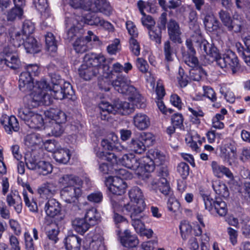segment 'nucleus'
Here are the masks:
<instances>
[{
	"instance_id": "obj_3",
	"label": "nucleus",
	"mask_w": 250,
	"mask_h": 250,
	"mask_svg": "<svg viewBox=\"0 0 250 250\" xmlns=\"http://www.w3.org/2000/svg\"><path fill=\"white\" fill-rule=\"evenodd\" d=\"M59 183L63 187L60 191L62 199L78 208L77 201L82 194L83 181L78 176L66 174L60 176Z\"/></svg>"
},
{
	"instance_id": "obj_28",
	"label": "nucleus",
	"mask_w": 250,
	"mask_h": 250,
	"mask_svg": "<svg viewBox=\"0 0 250 250\" xmlns=\"http://www.w3.org/2000/svg\"><path fill=\"white\" fill-rule=\"evenodd\" d=\"M23 44L27 53L34 54L40 51V45L33 36L26 37V40Z\"/></svg>"
},
{
	"instance_id": "obj_17",
	"label": "nucleus",
	"mask_w": 250,
	"mask_h": 250,
	"mask_svg": "<svg viewBox=\"0 0 250 250\" xmlns=\"http://www.w3.org/2000/svg\"><path fill=\"white\" fill-rule=\"evenodd\" d=\"M167 27L169 39L174 43H181L182 32L178 23L174 20H170L167 23Z\"/></svg>"
},
{
	"instance_id": "obj_52",
	"label": "nucleus",
	"mask_w": 250,
	"mask_h": 250,
	"mask_svg": "<svg viewBox=\"0 0 250 250\" xmlns=\"http://www.w3.org/2000/svg\"><path fill=\"white\" fill-rule=\"evenodd\" d=\"M135 38L131 37L129 39V48L134 55L138 56L140 53V46L138 42Z\"/></svg>"
},
{
	"instance_id": "obj_20",
	"label": "nucleus",
	"mask_w": 250,
	"mask_h": 250,
	"mask_svg": "<svg viewBox=\"0 0 250 250\" xmlns=\"http://www.w3.org/2000/svg\"><path fill=\"white\" fill-rule=\"evenodd\" d=\"M35 84L33 82L32 77L28 72L25 71L21 73L19 78V88L24 92L30 91Z\"/></svg>"
},
{
	"instance_id": "obj_39",
	"label": "nucleus",
	"mask_w": 250,
	"mask_h": 250,
	"mask_svg": "<svg viewBox=\"0 0 250 250\" xmlns=\"http://www.w3.org/2000/svg\"><path fill=\"white\" fill-rule=\"evenodd\" d=\"M96 156L101 160H106L113 165L119 164V160H117V157L114 153L100 150L96 152Z\"/></svg>"
},
{
	"instance_id": "obj_34",
	"label": "nucleus",
	"mask_w": 250,
	"mask_h": 250,
	"mask_svg": "<svg viewBox=\"0 0 250 250\" xmlns=\"http://www.w3.org/2000/svg\"><path fill=\"white\" fill-rule=\"evenodd\" d=\"M53 157L59 163L65 164L69 161L70 155L68 149L60 148L54 153Z\"/></svg>"
},
{
	"instance_id": "obj_36",
	"label": "nucleus",
	"mask_w": 250,
	"mask_h": 250,
	"mask_svg": "<svg viewBox=\"0 0 250 250\" xmlns=\"http://www.w3.org/2000/svg\"><path fill=\"white\" fill-rule=\"evenodd\" d=\"M72 224L76 231L80 234L85 233L90 227L87 220H73Z\"/></svg>"
},
{
	"instance_id": "obj_8",
	"label": "nucleus",
	"mask_w": 250,
	"mask_h": 250,
	"mask_svg": "<svg viewBox=\"0 0 250 250\" xmlns=\"http://www.w3.org/2000/svg\"><path fill=\"white\" fill-rule=\"evenodd\" d=\"M65 24L68 31L65 39L69 42L77 39L83 34V17L79 16H73L66 18Z\"/></svg>"
},
{
	"instance_id": "obj_55",
	"label": "nucleus",
	"mask_w": 250,
	"mask_h": 250,
	"mask_svg": "<svg viewBox=\"0 0 250 250\" xmlns=\"http://www.w3.org/2000/svg\"><path fill=\"white\" fill-rule=\"evenodd\" d=\"M49 85L47 83V88L46 90H42V104L45 105H49L52 102L53 97L51 95L50 92H49Z\"/></svg>"
},
{
	"instance_id": "obj_50",
	"label": "nucleus",
	"mask_w": 250,
	"mask_h": 250,
	"mask_svg": "<svg viewBox=\"0 0 250 250\" xmlns=\"http://www.w3.org/2000/svg\"><path fill=\"white\" fill-rule=\"evenodd\" d=\"M139 138L143 142L146 147L152 146L155 140V136L150 132H142Z\"/></svg>"
},
{
	"instance_id": "obj_33",
	"label": "nucleus",
	"mask_w": 250,
	"mask_h": 250,
	"mask_svg": "<svg viewBox=\"0 0 250 250\" xmlns=\"http://www.w3.org/2000/svg\"><path fill=\"white\" fill-rule=\"evenodd\" d=\"M26 124L30 128L40 129L43 126L44 121L41 115L34 113Z\"/></svg>"
},
{
	"instance_id": "obj_53",
	"label": "nucleus",
	"mask_w": 250,
	"mask_h": 250,
	"mask_svg": "<svg viewBox=\"0 0 250 250\" xmlns=\"http://www.w3.org/2000/svg\"><path fill=\"white\" fill-rule=\"evenodd\" d=\"M22 7H16L12 8L7 14V19L8 21H13L17 17H21L22 15L23 10Z\"/></svg>"
},
{
	"instance_id": "obj_56",
	"label": "nucleus",
	"mask_w": 250,
	"mask_h": 250,
	"mask_svg": "<svg viewBox=\"0 0 250 250\" xmlns=\"http://www.w3.org/2000/svg\"><path fill=\"white\" fill-rule=\"evenodd\" d=\"M100 11L106 15L111 13V8L109 3L106 0H98Z\"/></svg>"
},
{
	"instance_id": "obj_30",
	"label": "nucleus",
	"mask_w": 250,
	"mask_h": 250,
	"mask_svg": "<svg viewBox=\"0 0 250 250\" xmlns=\"http://www.w3.org/2000/svg\"><path fill=\"white\" fill-rule=\"evenodd\" d=\"M197 46L199 47L201 53L204 55H209L215 60V56L218 54L216 52V48L212 47L211 44L209 43L206 40L204 39Z\"/></svg>"
},
{
	"instance_id": "obj_41",
	"label": "nucleus",
	"mask_w": 250,
	"mask_h": 250,
	"mask_svg": "<svg viewBox=\"0 0 250 250\" xmlns=\"http://www.w3.org/2000/svg\"><path fill=\"white\" fill-rule=\"evenodd\" d=\"M212 187L216 194L224 198L229 196V191L227 186L221 181H217L212 185Z\"/></svg>"
},
{
	"instance_id": "obj_15",
	"label": "nucleus",
	"mask_w": 250,
	"mask_h": 250,
	"mask_svg": "<svg viewBox=\"0 0 250 250\" xmlns=\"http://www.w3.org/2000/svg\"><path fill=\"white\" fill-rule=\"evenodd\" d=\"M27 167L31 170H36L40 173L46 175L52 172V165L43 161L37 162L36 160L31 158L26 160Z\"/></svg>"
},
{
	"instance_id": "obj_25",
	"label": "nucleus",
	"mask_w": 250,
	"mask_h": 250,
	"mask_svg": "<svg viewBox=\"0 0 250 250\" xmlns=\"http://www.w3.org/2000/svg\"><path fill=\"white\" fill-rule=\"evenodd\" d=\"M188 52L183 53V58L186 64L191 68L199 66V61L195 56L196 51L194 48H188Z\"/></svg>"
},
{
	"instance_id": "obj_61",
	"label": "nucleus",
	"mask_w": 250,
	"mask_h": 250,
	"mask_svg": "<svg viewBox=\"0 0 250 250\" xmlns=\"http://www.w3.org/2000/svg\"><path fill=\"white\" fill-rule=\"evenodd\" d=\"M105 62V61L102 63H100L98 66H97L99 70V72L98 74H102L103 77L105 78H109L111 74V71L110 70L109 66L108 65L103 64Z\"/></svg>"
},
{
	"instance_id": "obj_18",
	"label": "nucleus",
	"mask_w": 250,
	"mask_h": 250,
	"mask_svg": "<svg viewBox=\"0 0 250 250\" xmlns=\"http://www.w3.org/2000/svg\"><path fill=\"white\" fill-rule=\"evenodd\" d=\"M0 123L8 134H11L13 131H18L19 129V122L14 116L2 115L0 119Z\"/></svg>"
},
{
	"instance_id": "obj_35",
	"label": "nucleus",
	"mask_w": 250,
	"mask_h": 250,
	"mask_svg": "<svg viewBox=\"0 0 250 250\" xmlns=\"http://www.w3.org/2000/svg\"><path fill=\"white\" fill-rule=\"evenodd\" d=\"M48 230L47 231V236L49 239L56 243L59 238L58 237L59 233V228L58 225L55 221H51V222L48 223Z\"/></svg>"
},
{
	"instance_id": "obj_51",
	"label": "nucleus",
	"mask_w": 250,
	"mask_h": 250,
	"mask_svg": "<svg viewBox=\"0 0 250 250\" xmlns=\"http://www.w3.org/2000/svg\"><path fill=\"white\" fill-rule=\"evenodd\" d=\"M35 30V25L34 23L29 20H26L23 23L22 30L23 33L25 34L26 37L31 36V35Z\"/></svg>"
},
{
	"instance_id": "obj_32",
	"label": "nucleus",
	"mask_w": 250,
	"mask_h": 250,
	"mask_svg": "<svg viewBox=\"0 0 250 250\" xmlns=\"http://www.w3.org/2000/svg\"><path fill=\"white\" fill-rule=\"evenodd\" d=\"M25 144L29 147L40 146L43 144V140L40 134L32 133L26 137Z\"/></svg>"
},
{
	"instance_id": "obj_26",
	"label": "nucleus",
	"mask_w": 250,
	"mask_h": 250,
	"mask_svg": "<svg viewBox=\"0 0 250 250\" xmlns=\"http://www.w3.org/2000/svg\"><path fill=\"white\" fill-rule=\"evenodd\" d=\"M56 187L51 183L46 182L42 184L38 189V192L43 198H48L54 195Z\"/></svg>"
},
{
	"instance_id": "obj_43",
	"label": "nucleus",
	"mask_w": 250,
	"mask_h": 250,
	"mask_svg": "<svg viewBox=\"0 0 250 250\" xmlns=\"http://www.w3.org/2000/svg\"><path fill=\"white\" fill-rule=\"evenodd\" d=\"M83 24L85 23L90 25L100 26L101 25L102 19L100 17L98 13L92 12L87 14L84 20L83 19Z\"/></svg>"
},
{
	"instance_id": "obj_13",
	"label": "nucleus",
	"mask_w": 250,
	"mask_h": 250,
	"mask_svg": "<svg viewBox=\"0 0 250 250\" xmlns=\"http://www.w3.org/2000/svg\"><path fill=\"white\" fill-rule=\"evenodd\" d=\"M202 197L207 209L211 211L214 209L221 217H223L227 214L226 204L221 199H216L214 201L210 196L205 194H202Z\"/></svg>"
},
{
	"instance_id": "obj_64",
	"label": "nucleus",
	"mask_w": 250,
	"mask_h": 250,
	"mask_svg": "<svg viewBox=\"0 0 250 250\" xmlns=\"http://www.w3.org/2000/svg\"><path fill=\"white\" fill-rule=\"evenodd\" d=\"M243 234L250 238V221L249 220H240Z\"/></svg>"
},
{
	"instance_id": "obj_38",
	"label": "nucleus",
	"mask_w": 250,
	"mask_h": 250,
	"mask_svg": "<svg viewBox=\"0 0 250 250\" xmlns=\"http://www.w3.org/2000/svg\"><path fill=\"white\" fill-rule=\"evenodd\" d=\"M163 52L165 61L167 62L173 61V56L176 53V50L169 41H167L164 43Z\"/></svg>"
},
{
	"instance_id": "obj_22",
	"label": "nucleus",
	"mask_w": 250,
	"mask_h": 250,
	"mask_svg": "<svg viewBox=\"0 0 250 250\" xmlns=\"http://www.w3.org/2000/svg\"><path fill=\"white\" fill-rule=\"evenodd\" d=\"M44 209L48 216L54 218L60 214L61 210V204L56 199L51 198L45 203Z\"/></svg>"
},
{
	"instance_id": "obj_27",
	"label": "nucleus",
	"mask_w": 250,
	"mask_h": 250,
	"mask_svg": "<svg viewBox=\"0 0 250 250\" xmlns=\"http://www.w3.org/2000/svg\"><path fill=\"white\" fill-rule=\"evenodd\" d=\"M101 118L103 120H108L110 114H115L116 109L112 104L108 102H101L99 104Z\"/></svg>"
},
{
	"instance_id": "obj_6",
	"label": "nucleus",
	"mask_w": 250,
	"mask_h": 250,
	"mask_svg": "<svg viewBox=\"0 0 250 250\" xmlns=\"http://www.w3.org/2000/svg\"><path fill=\"white\" fill-rule=\"evenodd\" d=\"M169 175V171L166 165H162L158 169L157 177L151 182V188L157 191L159 190L164 195H169L171 190L167 182V177Z\"/></svg>"
},
{
	"instance_id": "obj_49",
	"label": "nucleus",
	"mask_w": 250,
	"mask_h": 250,
	"mask_svg": "<svg viewBox=\"0 0 250 250\" xmlns=\"http://www.w3.org/2000/svg\"><path fill=\"white\" fill-rule=\"evenodd\" d=\"M180 229L183 239H186L192 231V227L188 220H183L180 225Z\"/></svg>"
},
{
	"instance_id": "obj_63",
	"label": "nucleus",
	"mask_w": 250,
	"mask_h": 250,
	"mask_svg": "<svg viewBox=\"0 0 250 250\" xmlns=\"http://www.w3.org/2000/svg\"><path fill=\"white\" fill-rule=\"evenodd\" d=\"M33 3L36 9L41 13L45 11L48 7L47 0H33Z\"/></svg>"
},
{
	"instance_id": "obj_9",
	"label": "nucleus",
	"mask_w": 250,
	"mask_h": 250,
	"mask_svg": "<svg viewBox=\"0 0 250 250\" xmlns=\"http://www.w3.org/2000/svg\"><path fill=\"white\" fill-rule=\"evenodd\" d=\"M0 64L5 65L12 69L21 67V62L15 47L8 45L4 48L3 51L0 53Z\"/></svg>"
},
{
	"instance_id": "obj_1",
	"label": "nucleus",
	"mask_w": 250,
	"mask_h": 250,
	"mask_svg": "<svg viewBox=\"0 0 250 250\" xmlns=\"http://www.w3.org/2000/svg\"><path fill=\"white\" fill-rule=\"evenodd\" d=\"M166 160V156L163 153L157 149H151L147 155L141 159H137L131 153L124 154L119 159V164L132 169L138 175H142L145 172L153 171L155 165H162Z\"/></svg>"
},
{
	"instance_id": "obj_37",
	"label": "nucleus",
	"mask_w": 250,
	"mask_h": 250,
	"mask_svg": "<svg viewBox=\"0 0 250 250\" xmlns=\"http://www.w3.org/2000/svg\"><path fill=\"white\" fill-rule=\"evenodd\" d=\"M227 113L225 108L221 109L220 113H217L212 119V126L215 129H221L224 127V124L222 122L224 119V115Z\"/></svg>"
},
{
	"instance_id": "obj_48",
	"label": "nucleus",
	"mask_w": 250,
	"mask_h": 250,
	"mask_svg": "<svg viewBox=\"0 0 250 250\" xmlns=\"http://www.w3.org/2000/svg\"><path fill=\"white\" fill-rule=\"evenodd\" d=\"M45 41L48 51L50 52H56L57 51V42L52 33H47L45 36Z\"/></svg>"
},
{
	"instance_id": "obj_29",
	"label": "nucleus",
	"mask_w": 250,
	"mask_h": 250,
	"mask_svg": "<svg viewBox=\"0 0 250 250\" xmlns=\"http://www.w3.org/2000/svg\"><path fill=\"white\" fill-rule=\"evenodd\" d=\"M81 242L82 239L78 236H69L66 238V249L67 250H80Z\"/></svg>"
},
{
	"instance_id": "obj_7",
	"label": "nucleus",
	"mask_w": 250,
	"mask_h": 250,
	"mask_svg": "<svg viewBox=\"0 0 250 250\" xmlns=\"http://www.w3.org/2000/svg\"><path fill=\"white\" fill-rule=\"evenodd\" d=\"M216 64L225 71L230 70L232 74H235L239 69V64L236 54L230 50L223 54H218L215 56Z\"/></svg>"
},
{
	"instance_id": "obj_11",
	"label": "nucleus",
	"mask_w": 250,
	"mask_h": 250,
	"mask_svg": "<svg viewBox=\"0 0 250 250\" xmlns=\"http://www.w3.org/2000/svg\"><path fill=\"white\" fill-rule=\"evenodd\" d=\"M59 80L54 82L52 78V83L53 84L51 88L49 85V92L53 98L56 100H62L64 98H70L69 96H72L74 94L72 87L69 83L65 82L63 87L59 85Z\"/></svg>"
},
{
	"instance_id": "obj_31",
	"label": "nucleus",
	"mask_w": 250,
	"mask_h": 250,
	"mask_svg": "<svg viewBox=\"0 0 250 250\" xmlns=\"http://www.w3.org/2000/svg\"><path fill=\"white\" fill-rule=\"evenodd\" d=\"M128 147L131 151L138 154H142L146 150L143 142L141 141L139 137L132 139L128 145Z\"/></svg>"
},
{
	"instance_id": "obj_58",
	"label": "nucleus",
	"mask_w": 250,
	"mask_h": 250,
	"mask_svg": "<svg viewBox=\"0 0 250 250\" xmlns=\"http://www.w3.org/2000/svg\"><path fill=\"white\" fill-rule=\"evenodd\" d=\"M21 223L17 220H9V225L11 229L16 235H20L21 233Z\"/></svg>"
},
{
	"instance_id": "obj_5",
	"label": "nucleus",
	"mask_w": 250,
	"mask_h": 250,
	"mask_svg": "<svg viewBox=\"0 0 250 250\" xmlns=\"http://www.w3.org/2000/svg\"><path fill=\"white\" fill-rule=\"evenodd\" d=\"M105 61V58L103 56L86 54L83 59V63L79 68V76L85 81L90 80L99 72L97 66Z\"/></svg>"
},
{
	"instance_id": "obj_42",
	"label": "nucleus",
	"mask_w": 250,
	"mask_h": 250,
	"mask_svg": "<svg viewBox=\"0 0 250 250\" xmlns=\"http://www.w3.org/2000/svg\"><path fill=\"white\" fill-rule=\"evenodd\" d=\"M11 43L13 45H11L13 47L16 49L17 47H20L21 44H23L26 40V36L25 34L23 33L22 31H16L11 35ZM11 46V45H9Z\"/></svg>"
},
{
	"instance_id": "obj_16",
	"label": "nucleus",
	"mask_w": 250,
	"mask_h": 250,
	"mask_svg": "<svg viewBox=\"0 0 250 250\" xmlns=\"http://www.w3.org/2000/svg\"><path fill=\"white\" fill-rule=\"evenodd\" d=\"M88 35L86 36L84 39L83 37H80L75 40L73 43L74 49L77 53H82L87 50V43L91 41L92 40L96 41L98 40V37L94 35L93 32L91 31H88L87 32Z\"/></svg>"
},
{
	"instance_id": "obj_54",
	"label": "nucleus",
	"mask_w": 250,
	"mask_h": 250,
	"mask_svg": "<svg viewBox=\"0 0 250 250\" xmlns=\"http://www.w3.org/2000/svg\"><path fill=\"white\" fill-rule=\"evenodd\" d=\"M219 18L221 20V21L223 23L224 25L226 27L229 26V24L232 21L229 14L223 10H221L219 12Z\"/></svg>"
},
{
	"instance_id": "obj_14",
	"label": "nucleus",
	"mask_w": 250,
	"mask_h": 250,
	"mask_svg": "<svg viewBox=\"0 0 250 250\" xmlns=\"http://www.w3.org/2000/svg\"><path fill=\"white\" fill-rule=\"evenodd\" d=\"M105 185L108 190L115 195H122L125 192L126 183L118 177H109L106 179Z\"/></svg>"
},
{
	"instance_id": "obj_46",
	"label": "nucleus",
	"mask_w": 250,
	"mask_h": 250,
	"mask_svg": "<svg viewBox=\"0 0 250 250\" xmlns=\"http://www.w3.org/2000/svg\"><path fill=\"white\" fill-rule=\"evenodd\" d=\"M206 75V72L199 66L192 69L189 71L190 78L195 81H199Z\"/></svg>"
},
{
	"instance_id": "obj_57",
	"label": "nucleus",
	"mask_w": 250,
	"mask_h": 250,
	"mask_svg": "<svg viewBox=\"0 0 250 250\" xmlns=\"http://www.w3.org/2000/svg\"><path fill=\"white\" fill-rule=\"evenodd\" d=\"M22 194L25 204L29 208V210L33 212L36 211L38 209V207L36 203L33 200L31 202L30 201L27 196V192L25 190L23 191Z\"/></svg>"
},
{
	"instance_id": "obj_19",
	"label": "nucleus",
	"mask_w": 250,
	"mask_h": 250,
	"mask_svg": "<svg viewBox=\"0 0 250 250\" xmlns=\"http://www.w3.org/2000/svg\"><path fill=\"white\" fill-rule=\"evenodd\" d=\"M150 124L149 117L144 113H137L133 116V124L139 130L147 129Z\"/></svg>"
},
{
	"instance_id": "obj_45",
	"label": "nucleus",
	"mask_w": 250,
	"mask_h": 250,
	"mask_svg": "<svg viewBox=\"0 0 250 250\" xmlns=\"http://www.w3.org/2000/svg\"><path fill=\"white\" fill-rule=\"evenodd\" d=\"M34 113L30 108L27 107L25 105L21 106L18 110V116L22 120L24 121L25 124Z\"/></svg>"
},
{
	"instance_id": "obj_62",
	"label": "nucleus",
	"mask_w": 250,
	"mask_h": 250,
	"mask_svg": "<svg viewBox=\"0 0 250 250\" xmlns=\"http://www.w3.org/2000/svg\"><path fill=\"white\" fill-rule=\"evenodd\" d=\"M43 144H44L46 150L53 152V154L59 148L60 146L59 144L54 140L47 141L44 143H43Z\"/></svg>"
},
{
	"instance_id": "obj_44",
	"label": "nucleus",
	"mask_w": 250,
	"mask_h": 250,
	"mask_svg": "<svg viewBox=\"0 0 250 250\" xmlns=\"http://www.w3.org/2000/svg\"><path fill=\"white\" fill-rule=\"evenodd\" d=\"M50 124L49 126L46 127V129L50 131V133H48L49 135L51 134L52 135L58 137L62 134L63 132L62 126L63 124H58L55 122H50Z\"/></svg>"
},
{
	"instance_id": "obj_2",
	"label": "nucleus",
	"mask_w": 250,
	"mask_h": 250,
	"mask_svg": "<svg viewBox=\"0 0 250 250\" xmlns=\"http://www.w3.org/2000/svg\"><path fill=\"white\" fill-rule=\"evenodd\" d=\"M112 85L118 92L129 96L128 100L132 103L127 102L117 101L113 105L116 109V113L127 115L134 111V104L142 102L143 98L137 89L132 85L131 81L127 77L120 75L112 83Z\"/></svg>"
},
{
	"instance_id": "obj_23",
	"label": "nucleus",
	"mask_w": 250,
	"mask_h": 250,
	"mask_svg": "<svg viewBox=\"0 0 250 250\" xmlns=\"http://www.w3.org/2000/svg\"><path fill=\"white\" fill-rule=\"evenodd\" d=\"M7 203L9 206H13L18 213L21 212L22 210V200L19 193L17 190H12L7 195Z\"/></svg>"
},
{
	"instance_id": "obj_24",
	"label": "nucleus",
	"mask_w": 250,
	"mask_h": 250,
	"mask_svg": "<svg viewBox=\"0 0 250 250\" xmlns=\"http://www.w3.org/2000/svg\"><path fill=\"white\" fill-rule=\"evenodd\" d=\"M46 117L51 119L50 122L58 124H64L67 119L65 113L59 109L51 108L45 112Z\"/></svg>"
},
{
	"instance_id": "obj_47",
	"label": "nucleus",
	"mask_w": 250,
	"mask_h": 250,
	"mask_svg": "<svg viewBox=\"0 0 250 250\" xmlns=\"http://www.w3.org/2000/svg\"><path fill=\"white\" fill-rule=\"evenodd\" d=\"M148 35L151 40L155 42L156 43H161L162 31L160 27L157 26L148 29Z\"/></svg>"
},
{
	"instance_id": "obj_21",
	"label": "nucleus",
	"mask_w": 250,
	"mask_h": 250,
	"mask_svg": "<svg viewBox=\"0 0 250 250\" xmlns=\"http://www.w3.org/2000/svg\"><path fill=\"white\" fill-rule=\"evenodd\" d=\"M211 167L213 173L216 177L221 178L225 175L231 180L233 179V175L230 169L216 161H213L211 162Z\"/></svg>"
},
{
	"instance_id": "obj_60",
	"label": "nucleus",
	"mask_w": 250,
	"mask_h": 250,
	"mask_svg": "<svg viewBox=\"0 0 250 250\" xmlns=\"http://www.w3.org/2000/svg\"><path fill=\"white\" fill-rule=\"evenodd\" d=\"M189 169V166L184 162L180 163L177 166V171L183 179L188 175Z\"/></svg>"
},
{
	"instance_id": "obj_10",
	"label": "nucleus",
	"mask_w": 250,
	"mask_h": 250,
	"mask_svg": "<svg viewBox=\"0 0 250 250\" xmlns=\"http://www.w3.org/2000/svg\"><path fill=\"white\" fill-rule=\"evenodd\" d=\"M47 88V83L44 79L37 81L36 83L35 87L32 88V92L29 96L24 97L23 101L25 103L27 101L29 102L27 104L32 107H36L42 104V91Z\"/></svg>"
},
{
	"instance_id": "obj_40",
	"label": "nucleus",
	"mask_w": 250,
	"mask_h": 250,
	"mask_svg": "<svg viewBox=\"0 0 250 250\" xmlns=\"http://www.w3.org/2000/svg\"><path fill=\"white\" fill-rule=\"evenodd\" d=\"M206 29L209 32L217 30L219 28V21L213 16H207L204 20Z\"/></svg>"
},
{
	"instance_id": "obj_4",
	"label": "nucleus",
	"mask_w": 250,
	"mask_h": 250,
	"mask_svg": "<svg viewBox=\"0 0 250 250\" xmlns=\"http://www.w3.org/2000/svg\"><path fill=\"white\" fill-rule=\"evenodd\" d=\"M130 202L123 208L124 216L114 213V219H126L138 216L145 208V203L141 190L138 187H134L129 192Z\"/></svg>"
},
{
	"instance_id": "obj_12",
	"label": "nucleus",
	"mask_w": 250,
	"mask_h": 250,
	"mask_svg": "<svg viewBox=\"0 0 250 250\" xmlns=\"http://www.w3.org/2000/svg\"><path fill=\"white\" fill-rule=\"evenodd\" d=\"M195 16V13L194 12L190 14V18L193 17V20L190 21L189 27L192 32L190 38L186 40V44L187 48L192 49V48H194V44L195 45H198L204 40L202 35L199 24L196 20H194V17Z\"/></svg>"
},
{
	"instance_id": "obj_59",
	"label": "nucleus",
	"mask_w": 250,
	"mask_h": 250,
	"mask_svg": "<svg viewBox=\"0 0 250 250\" xmlns=\"http://www.w3.org/2000/svg\"><path fill=\"white\" fill-rule=\"evenodd\" d=\"M236 150V147L233 143H228L224 144L220 148V156L222 158L224 155H226L229 151L234 152Z\"/></svg>"
}]
</instances>
